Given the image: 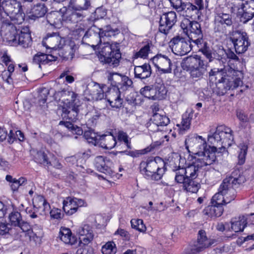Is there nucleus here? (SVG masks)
Segmentation results:
<instances>
[{"label":"nucleus","instance_id":"f257e3e1","mask_svg":"<svg viewBox=\"0 0 254 254\" xmlns=\"http://www.w3.org/2000/svg\"><path fill=\"white\" fill-rule=\"evenodd\" d=\"M240 70L232 68L229 65L219 69L214 68L209 72L211 79L215 78L217 87L221 90L220 94L224 95L230 89H234L242 84Z\"/></svg>","mask_w":254,"mask_h":254},{"label":"nucleus","instance_id":"f03ea898","mask_svg":"<svg viewBox=\"0 0 254 254\" xmlns=\"http://www.w3.org/2000/svg\"><path fill=\"white\" fill-rule=\"evenodd\" d=\"M89 0H70L68 7L61 8L59 13L62 20L66 23H76L84 17L83 11L90 6Z\"/></svg>","mask_w":254,"mask_h":254},{"label":"nucleus","instance_id":"7ed1b4c3","mask_svg":"<svg viewBox=\"0 0 254 254\" xmlns=\"http://www.w3.org/2000/svg\"><path fill=\"white\" fill-rule=\"evenodd\" d=\"M234 141L232 130L224 125L217 127L215 132L208 135V142L212 147H215L216 152L221 153L226 151V148L231 146Z\"/></svg>","mask_w":254,"mask_h":254},{"label":"nucleus","instance_id":"20e7f679","mask_svg":"<svg viewBox=\"0 0 254 254\" xmlns=\"http://www.w3.org/2000/svg\"><path fill=\"white\" fill-rule=\"evenodd\" d=\"M139 169L145 178L153 181L160 180L167 169L165 162L159 157L142 161Z\"/></svg>","mask_w":254,"mask_h":254},{"label":"nucleus","instance_id":"39448f33","mask_svg":"<svg viewBox=\"0 0 254 254\" xmlns=\"http://www.w3.org/2000/svg\"><path fill=\"white\" fill-rule=\"evenodd\" d=\"M185 145L189 153L197 155L199 158L207 157L211 154H213L216 157L215 147H207L205 139L201 136L196 134L189 135L186 139Z\"/></svg>","mask_w":254,"mask_h":254},{"label":"nucleus","instance_id":"423d86ee","mask_svg":"<svg viewBox=\"0 0 254 254\" xmlns=\"http://www.w3.org/2000/svg\"><path fill=\"white\" fill-rule=\"evenodd\" d=\"M3 12L0 13V20L6 22L9 17L14 24H21L25 19V13L22 9L21 3L17 0H3L1 2Z\"/></svg>","mask_w":254,"mask_h":254},{"label":"nucleus","instance_id":"0eeeda50","mask_svg":"<svg viewBox=\"0 0 254 254\" xmlns=\"http://www.w3.org/2000/svg\"><path fill=\"white\" fill-rule=\"evenodd\" d=\"M119 44L109 42L100 44L99 60L101 63L108 64L110 66L116 67L119 65L121 59Z\"/></svg>","mask_w":254,"mask_h":254},{"label":"nucleus","instance_id":"6e6552de","mask_svg":"<svg viewBox=\"0 0 254 254\" xmlns=\"http://www.w3.org/2000/svg\"><path fill=\"white\" fill-rule=\"evenodd\" d=\"M181 28L191 40L196 45H200L203 43V34L200 24L197 21H190L188 18H184L180 24Z\"/></svg>","mask_w":254,"mask_h":254},{"label":"nucleus","instance_id":"1a4fd4ad","mask_svg":"<svg viewBox=\"0 0 254 254\" xmlns=\"http://www.w3.org/2000/svg\"><path fill=\"white\" fill-rule=\"evenodd\" d=\"M115 30L112 29L110 26H107L103 29H99L93 26L85 32L83 39L89 42L88 44L91 47H95L101 43L102 37H111L115 35Z\"/></svg>","mask_w":254,"mask_h":254},{"label":"nucleus","instance_id":"9d476101","mask_svg":"<svg viewBox=\"0 0 254 254\" xmlns=\"http://www.w3.org/2000/svg\"><path fill=\"white\" fill-rule=\"evenodd\" d=\"M64 98L67 97L66 100L69 101V106L68 108H62V116L63 118H66L71 121L74 122L77 120L79 112V101L76 99L77 95L73 91H63L61 92Z\"/></svg>","mask_w":254,"mask_h":254},{"label":"nucleus","instance_id":"9b49d317","mask_svg":"<svg viewBox=\"0 0 254 254\" xmlns=\"http://www.w3.org/2000/svg\"><path fill=\"white\" fill-rule=\"evenodd\" d=\"M216 157L213 154L203 158H198L194 162L188 166L183 167L186 176L191 179H195L198 176V171L199 168L210 165L213 164L216 160Z\"/></svg>","mask_w":254,"mask_h":254},{"label":"nucleus","instance_id":"f8f14e48","mask_svg":"<svg viewBox=\"0 0 254 254\" xmlns=\"http://www.w3.org/2000/svg\"><path fill=\"white\" fill-rule=\"evenodd\" d=\"M230 40L233 44L236 52L238 54L246 52L251 45L247 33L242 30L233 31Z\"/></svg>","mask_w":254,"mask_h":254},{"label":"nucleus","instance_id":"ddd939ff","mask_svg":"<svg viewBox=\"0 0 254 254\" xmlns=\"http://www.w3.org/2000/svg\"><path fill=\"white\" fill-rule=\"evenodd\" d=\"M191 63L193 64L189 69L190 77L196 80L202 78L207 73L208 63L198 55H195L192 59Z\"/></svg>","mask_w":254,"mask_h":254},{"label":"nucleus","instance_id":"4468645a","mask_svg":"<svg viewBox=\"0 0 254 254\" xmlns=\"http://www.w3.org/2000/svg\"><path fill=\"white\" fill-rule=\"evenodd\" d=\"M225 179L231 180L228 184L227 187L225 188L226 192L224 193L225 197H229L234 194V199L236 196L235 189L239 188L241 185L246 181V178L244 175L241 174L240 170L236 169L234 170L231 175Z\"/></svg>","mask_w":254,"mask_h":254},{"label":"nucleus","instance_id":"2eb2a0df","mask_svg":"<svg viewBox=\"0 0 254 254\" xmlns=\"http://www.w3.org/2000/svg\"><path fill=\"white\" fill-rule=\"evenodd\" d=\"M169 43L172 52L177 55L184 56L191 50L190 41L180 36L174 37Z\"/></svg>","mask_w":254,"mask_h":254},{"label":"nucleus","instance_id":"dca6fc26","mask_svg":"<svg viewBox=\"0 0 254 254\" xmlns=\"http://www.w3.org/2000/svg\"><path fill=\"white\" fill-rule=\"evenodd\" d=\"M177 21V14L171 11L160 16L158 31L165 35L168 34Z\"/></svg>","mask_w":254,"mask_h":254},{"label":"nucleus","instance_id":"f3484780","mask_svg":"<svg viewBox=\"0 0 254 254\" xmlns=\"http://www.w3.org/2000/svg\"><path fill=\"white\" fill-rule=\"evenodd\" d=\"M231 180L225 179L223 182L220 186L218 190V192L215 193L212 197L211 201V204H215V205H225L230 203L231 201L234 200V194H232L231 196L225 197L224 193L226 192L225 188L227 187V184L229 183Z\"/></svg>","mask_w":254,"mask_h":254},{"label":"nucleus","instance_id":"a211bd4d","mask_svg":"<svg viewBox=\"0 0 254 254\" xmlns=\"http://www.w3.org/2000/svg\"><path fill=\"white\" fill-rule=\"evenodd\" d=\"M42 44L47 49L56 50L63 47L65 45V40L59 35L58 33H49L43 39Z\"/></svg>","mask_w":254,"mask_h":254},{"label":"nucleus","instance_id":"6ab92c4d","mask_svg":"<svg viewBox=\"0 0 254 254\" xmlns=\"http://www.w3.org/2000/svg\"><path fill=\"white\" fill-rule=\"evenodd\" d=\"M152 61L156 68L162 73H171L172 64L167 56L161 54H157L152 58Z\"/></svg>","mask_w":254,"mask_h":254},{"label":"nucleus","instance_id":"aec40b11","mask_svg":"<svg viewBox=\"0 0 254 254\" xmlns=\"http://www.w3.org/2000/svg\"><path fill=\"white\" fill-rule=\"evenodd\" d=\"M108 79L111 81V84L123 91L127 90L132 84V80L127 76L117 73H110Z\"/></svg>","mask_w":254,"mask_h":254},{"label":"nucleus","instance_id":"412c9836","mask_svg":"<svg viewBox=\"0 0 254 254\" xmlns=\"http://www.w3.org/2000/svg\"><path fill=\"white\" fill-rule=\"evenodd\" d=\"M1 33L8 44L13 45L17 44L18 33L15 26L13 24L6 22L4 23L1 27Z\"/></svg>","mask_w":254,"mask_h":254},{"label":"nucleus","instance_id":"4be33fe9","mask_svg":"<svg viewBox=\"0 0 254 254\" xmlns=\"http://www.w3.org/2000/svg\"><path fill=\"white\" fill-rule=\"evenodd\" d=\"M85 203L83 199L67 197L63 201V209L66 214L71 215L77 211L79 207L84 206Z\"/></svg>","mask_w":254,"mask_h":254},{"label":"nucleus","instance_id":"5701e85b","mask_svg":"<svg viewBox=\"0 0 254 254\" xmlns=\"http://www.w3.org/2000/svg\"><path fill=\"white\" fill-rule=\"evenodd\" d=\"M232 23V16L229 14L221 12L217 13L215 16L214 29L216 32H223L225 28L224 24L230 26Z\"/></svg>","mask_w":254,"mask_h":254},{"label":"nucleus","instance_id":"b1692460","mask_svg":"<svg viewBox=\"0 0 254 254\" xmlns=\"http://www.w3.org/2000/svg\"><path fill=\"white\" fill-rule=\"evenodd\" d=\"M216 242L214 239L208 238L205 231L200 230L198 233L197 241L194 245L200 252L213 245Z\"/></svg>","mask_w":254,"mask_h":254},{"label":"nucleus","instance_id":"393cba45","mask_svg":"<svg viewBox=\"0 0 254 254\" xmlns=\"http://www.w3.org/2000/svg\"><path fill=\"white\" fill-rule=\"evenodd\" d=\"M119 88L113 87L110 89L105 96L110 106L113 108H119L122 106L123 99L121 98Z\"/></svg>","mask_w":254,"mask_h":254},{"label":"nucleus","instance_id":"a878e982","mask_svg":"<svg viewBox=\"0 0 254 254\" xmlns=\"http://www.w3.org/2000/svg\"><path fill=\"white\" fill-rule=\"evenodd\" d=\"M76 232L79 236V242L84 245H88L93 239V230L89 225L84 224L80 226Z\"/></svg>","mask_w":254,"mask_h":254},{"label":"nucleus","instance_id":"bb28decb","mask_svg":"<svg viewBox=\"0 0 254 254\" xmlns=\"http://www.w3.org/2000/svg\"><path fill=\"white\" fill-rule=\"evenodd\" d=\"M193 115V111L192 110H188L183 115L181 124H177L180 133L184 134L186 130L190 128Z\"/></svg>","mask_w":254,"mask_h":254},{"label":"nucleus","instance_id":"cd10ccee","mask_svg":"<svg viewBox=\"0 0 254 254\" xmlns=\"http://www.w3.org/2000/svg\"><path fill=\"white\" fill-rule=\"evenodd\" d=\"M135 78L144 79L149 77L152 73L151 66L149 64H144L142 65L135 66L134 68Z\"/></svg>","mask_w":254,"mask_h":254},{"label":"nucleus","instance_id":"c85d7f7f","mask_svg":"<svg viewBox=\"0 0 254 254\" xmlns=\"http://www.w3.org/2000/svg\"><path fill=\"white\" fill-rule=\"evenodd\" d=\"M224 209L221 205L211 204L206 207L203 210V215L212 219L220 217L223 214Z\"/></svg>","mask_w":254,"mask_h":254},{"label":"nucleus","instance_id":"c756f323","mask_svg":"<svg viewBox=\"0 0 254 254\" xmlns=\"http://www.w3.org/2000/svg\"><path fill=\"white\" fill-rule=\"evenodd\" d=\"M151 121L152 124L150 125V128H152L154 126L157 127L159 126H166L170 123V119L166 116L165 113H158L153 115Z\"/></svg>","mask_w":254,"mask_h":254},{"label":"nucleus","instance_id":"7c9ffc66","mask_svg":"<svg viewBox=\"0 0 254 254\" xmlns=\"http://www.w3.org/2000/svg\"><path fill=\"white\" fill-rule=\"evenodd\" d=\"M99 143L102 148L111 149L115 146L117 142L115 137L113 134H104L100 136Z\"/></svg>","mask_w":254,"mask_h":254},{"label":"nucleus","instance_id":"2f4dec72","mask_svg":"<svg viewBox=\"0 0 254 254\" xmlns=\"http://www.w3.org/2000/svg\"><path fill=\"white\" fill-rule=\"evenodd\" d=\"M109 161L102 156H98L94 159V164L96 168L100 172L105 174L110 173L111 170L108 166Z\"/></svg>","mask_w":254,"mask_h":254},{"label":"nucleus","instance_id":"473e14b6","mask_svg":"<svg viewBox=\"0 0 254 254\" xmlns=\"http://www.w3.org/2000/svg\"><path fill=\"white\" fill-rule=\"evenodd\" d=\"M196 46L199 48V51L208 60L209 62H212L214 59L219 60L222 59L219 55H217L214 52H212L210 48L207 46V43L204 41H203L201 45Z\"/></svg>","mask_w":254,"mask_h":254},{"label":"nucleus","instance_id":"72a5a7b5","mask_svg":"<svg viewBox=\"0 0 254 254\" xmlns=\"http://www.w3.org/2000/svg\"><path fill=\"white\" fill-rule=\"evenodd\" d=\"M243 10V16L247 21L254 17V0H246L242 4Z\"/></svg>","mask_w":254,"mask_h":254},{"label":"nucleus","instance_id":"f704fd0d","mask_svg":"<svg viewBox=\"0 0 254 254\" xmlns=\"http://www.w3.org/2000/svg\"><path fill=\"white\" fill-rule=\"evenodd\" d=\"M47 12V8L44 3H37L31 8L29 17L31 19L35 20L44 16Z\"/></svg>","mask_w":254,"mask_h":254},{"label":"nucleus","instance_id":"c9c22d12","mask_svg":"<svg viewBox=\"0 0 254 254\" xmlns=\"http://www.w3.org/2000/svg\"><path fill=\"white\" fill-rule=\"evenodd\" d=\"M61 240L65 244L74 245L77 241L76 238L72 236V233L70 230L68 228H63L60 232V235Z\"/></svg>","mask_w":254,"mask_h":254},{"label":"nucleus","instance_id":"e433bc0d","mask_svg":"<svg viewBox=\"0 0 254 254\" xmlns=\"http://www.w3.org/2000/svg\"><path fill=\"white\" fill-rule=\"evenodd\" d=\"M24 31H21L18 35L17 43L23 48H27L32 43V39L30 34L27 32L28 30L24 29Z\"/></svg>","mask_w":254,"mask_h":254},{"label":"nucleus","instance_id":"4c0bfd02","mask_svg":"<svg viewBox=\"0 0 254 254\" xmlns=\"http://www.w3.org/2000/svg\"><path fill=\"white\" fill-rule=\"evenodd\" d=\"M231 229L235 232H242L247 226V218L245 216L239 217L238 220L232 221Z\"/></svg>","mask_w":254,"mask_h":254},{"label":"nucleus","instance_id":"58836bf2","mask_svg":"<svg viewBox=\"0 0 254 254\" xmlns=\"http://www.w3.org/2000/svg\"><path fill=\"white\" fill-rule=\"evenodd\" d=\"M86 116L87 118L86 125L88 128H91L96 125L98 120L101 116V114L95 110L88 112Z\"/></svg>","mask_w":254,"mask_h":254},{"label":"nucleus","instance_id":"ea45409f","mask_svg":"<svg viewBox=\"0 0 254 254\" xmlns=\"http://www.w3.org/2000/svg\"><path fill=\"white\" fill-rule=\"evenodd\" d=\"M173 171L175 172V181L179 184L185 185L186 182L188 181L189 178L186 176L185 173L184 171L183 167L180 166L174 167Z\"/></svg>","mask_w":254,"mask_h":254},{"label":"nucleus","instance_id":"a19ab883","mask_svg":"<svg viewBox=\"0 0 254 254\" xmlns=\"http://www.w3.org/2000/svg\"><path fill=\"white\" fill-rule=\"evenodd\" d=\"M97 134L91 128H88V130H85L83 137L89 143L96 145L99 143V139L97 138Z\"/></svg>","mask_w":254,"mask_h":254},{"label":"nucleus","instance_id":"79ce46f5","mask_svg":"<svg viewBox=\"0 0 254 254\" xmlns=\"http://www.w3.org/2000/svg\"><path fill=\"white\" fill-rule=\"evenodd\" d=\"M182 8L181 12H185L189 17L194 16L199 12L196 6L190 2H184Z\"/></svg>","mask_w":254,"mask_h":254},{"label":"nucleus","instance_id":"37998d69","mask_svg":"<svg viewBox=\"0 0 254 254\" xmlns=\"http://www.w3.org/2000/svg\"><path fill=\"white\" fill-rule=\"evenodd\" d=\"M90 94L93 100H99L104 98V90L99 84H95L90 89Z\"/></svg>","mask_w":254,"mask_h":254},{"label":"nucleus","instance_id":"c03bdc74","mask_svg":"<svg viewBox=\"0 0 254 254\" xmlns=\"http://www.w3.org/2000/svg\"><path fill=\"white\" fill-rule=\"evenodd\" d=\"M32 200L33 206L36 208H43V210H45L49 206L44 198L40 195L37 194L34 196Z\"/></svg>","mask_w":254,"mask_h":254},{"label":"nucleus","instance_id":"a18cd8bd","mask_svg":"<svg viewBox=\"0 0 254 254\" xmlns=\"http://www.w3.org/2000/svg\"><path fill=\"white\" fill-rule=\"evenodd\" d=\"M194 180L189 178L188 181L186 182L185 185L183 186L184 190L192 193L196 192L200 188V184Z\"/></svg>","mask_w":254,"mask_h":254},{"label":"nucleus","instance_id":"49530a36","mask_svg":"<svg viewBox=\"0 0 254 254\" xmlns=\"http://www.w3.org/2000/svg\"><path fill=\"white\" fill-rule=\"evenodd\" d=\"M34 160L37 163L48 166L49 158L47 154L42 151H39L34 155Z\"/></svg>","mask_w":254,"mask_h":254},{"label":"nucleus","instance_id":"de8ad7c7","mask_svg":"<svg viewBox=\"0 0 254 254\" xmlns=\"http://www.w3.org/2000/svg\"><path fill=\"white\" fill-rule=\"evenodd\" d=\"M240 151L238 153V164L243 165L245 162L246 156L247 154L248 146L245 144H240L239 146Z\"/></svg>","mask_w":254,"mask_h":254},{"label":"nucleus","instance_id":"09e8293b","mask_svg":"<svg viewBox=\"0 0 254 254\" xmlns=\"http://www.w3.org/2000/svg\"><path fill=\"white\" fill-rule=\"evenodd\" d=\"M130 223L132 228L140 232L144 233L146 230V226L142 219H131Z\"/></svg>","mask_w":254,"mask_h":254},{"label":"nucleus","instance_id":"8fccbe9b","mask_svg":"<svg viewBox=\"0 0 254 254\" xmlns=\"http://www.w3.org/2000/svg\"><path fill=\"white\" fill-rule=\"evenodd\" d=\"M156 89L150 86H146L140 89V93L145 97L154 100Z\"/></svg>","mask_w":254,"mask_h":254},{"label":"nucleus","instance_id":"3c124183","mask_svg":"<svg viewBox=\"0 0 254 254\" xmlns=\"http://www.w3.org/2000/svg\"><path fill=\"white\" fill-rule=\"evenodd\" d=\"M48 57L47 55L44 54H37L34 56L33 62V63L38 65L39 68H41V64H47V58Z\"/></svg>","mask_w":254,"mask_h":254},{"label":"nucleus","instance_id":"603ef678","mask_svg":"<svg viewBox=\"0 0 254 254\" xmlns=\"http://www.w3.org/2000/svg\"><path fill=\"white\" fill-rule=\"evenodd\" d=\"M8 218L11 225L14 226L19 225L20 222L22 220L21 214L15 211H13L9 214Z\"/></svg>","mask_w":254,"mask_h":254},{"label":"nucleus","instance_id":"864d4df0","mask_svg":"<svg viewBox=\"0 0 254 254\" xmlns=\"http://www.w3.org/2000/svg\"><path fill=\"white\" fill-rule=\"evenodd\" d=\"M103 254H115L117 249L115 243L113 242H108L102 248Z\"/></svg>","mask_w":254,"mask_h":254},{"label":"nucleus","instance_id":"5fc2aeb1","mask_svg":"<svg viewBox=\"0 0 254 254\" xmlns=\"http://www.w3.org/2000/svg\"><path fill=\"white\" fill-rule=\"evenodd\" d=\"M150 50V46L149 44H147L141 48L138 52H136L134 56L136 58L139 57L143 59H145L147 57L148 53Z\"/></svg>","mask_w":254,"mask_h":254},{"label":"nucleus","instance_id":"6e6d98bb","mask_svg":"<svg viewBox=\"0 0 254 254\" xmlns=\"http://www.w3.org/2000/svg\"><path fill=\"white\" fill-rule=\"evenodd\" d=\"M156 94L154 96V100H160L163 98L166 94V90L164 86H160L159 87H155Z\"/></svg>","mask_w":254,"mask_h":254},{"label":"nucleus","instance_id":"4d7b16f0","mask_svg":"<svg viewBox=\"0 0 254 254\" xmlns=\"http://www.w3.org/2000/svg\"><path fill=\"white\" fill-rule=\"evenodd\" d=\"M49 91L47 88L42 89L39 95V103L41 106L46 103Z\"/></svg>","mask_w":254,"mask_h":254},{"label":"nucleus","instance_id":"13d9d810","mask_svg":"<svg viewBox=\"0 0 254 254\" xmlns=\"http://www.w3.org/2000/svg\"><path fill=\"white\" fill-rule=\"evenodd\" d=\"M11 230L10 225L9 224L4 222H0V235L3 236L9 233V231Z\"/></svg>","mask_w":254,"mask_h":254},{"label":"nucleus","instance_id":"bf43d9fd","mask_svg":"<svg viewBox=\"0 0 254 254\" xmlns=\"http://www.w3.org/2000/svg\"><path fill=\"white\" fill-rule=\"evenodd\" d=\"M171 4V5L178 12H181V9L182 8L183 4L185 2L182 0H169Z\"/></svg>","mask_w":254,"mask_h":254},{"label":"nucleus","instance_id":"052dcab7","mask_svg":"<svg viewBox=\"0 0 254 254\" xmlns=\"http://www.w3.org/2000/svg\"><path fill=\"white\" fill-rule=\"evenodd\" d=\"M199 253L194 245H190L183 252L182 254H196Z\"/></svg>","mask_w":254,"mask_h":254},{"label":"nucleus","instance_id":"680f3d73","mask_svg":"<svg viewBox=\"0 0 254 254\" xmlns=\"http://www.w3.org/2000/svg\"><path fill=\"white\" fill-rule=\"evenodd\" d=\"M50 156L52 158L51 160H49L48 166H52L56 169H61L62 165L59 162V160L54 155H50Z\"/></svg>","mask_w":254,"mask_h":254},{"label":"nucleus","instance_id":"e2e57ef3","mask_svg":"<svg viewBox=\"0 0 254 254\" xmlns=\"http://www.w3.org/2000/svg\"><path fill=\"white\" fill-rule=\"evenodd\" d=\"M50 216L54 219H61L63 214L61 213V210L58 208H53L50 211Z\"/></svg>","mask_w":254,"mask_h":254},{"label":"nucleus","instance_id":"0e129e2a","mask_svg":"<svg viewBox=\"0 0 254 254\" xmlns=\"http://www.w3.org/2000/svg\"><path fill=\"white\" fill-rule=\"evenodd\" d=\"M118 139L121 141H123L127 145L128 148H130V143L128 140L127 135L124 132H119L118 135Z\"/></svg>","mask_w":254,"mask_h":254},{"label":"nucleus","instance_id":"69168bd1","mask_svg":"<svg viewBox=\"0 0 254 254\" xmlns=\"http://www.w3.org/2000/svg\"><path fill=\"white\" fill-rule=\"evenodd\" d=\"M225 54H226L227 57L230 59L234 60L235 61L240 62V59H239L238 57L234 53V52L231 51V50L229 49L227 50L225 52Z\"/></svg>","mask_w":254,"mask_h":254},{"label":"nucleus","instance_id":"338daca9","mask_svg":"<svg viewBox=\"0 0 254 254\" xmlns=\"http://www.w3.org/2000/svg\"><path fill=\"white\" fill-rule=\"evenodd\" d=\"M7 142L9 144H12L16 139V135L15 133V131L13 130L12 129H10L9 131V133H7Z\"/></svg>","mask_w":254,"mask_h":254},{"label":"nucleus","instance_id":"774afa93","mask_svg":"<svg viewBox=\"0 0 254 254\" xmlns=\"http://www.w3.org/2000/svg\"><path fill=\"white\" fill-rule=\"evenodd\" d=\"M116 234H118L122 237H124L126 240H129L130 239V235L129 234L128 232L124 229H118L116 231Z\"/></svg>","mask_w":254,"mask_h":254}]
</instances>
